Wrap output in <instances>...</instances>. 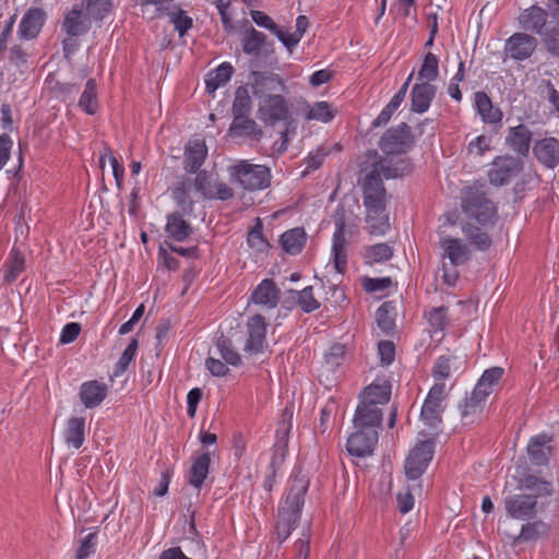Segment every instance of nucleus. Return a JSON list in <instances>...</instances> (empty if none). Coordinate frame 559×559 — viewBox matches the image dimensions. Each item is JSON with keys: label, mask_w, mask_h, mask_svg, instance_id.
I'll return each instance as SVG.
<instances>
[{"label": "nucleus", "mask_w": 559, "mask_h": 559, "mask_svg": "<svg viewBox=\"0 0 559 559\" xmlns=\"http://www.w3.org/2000/svg\"><path fill=\"white\" fill-rule=\"evenodd\" d=\"M9 61L15 68H22L26 64L28 53L21 45H13L9 50Z\"/></svg>", "instance_id": "obj_64"}, {"label": "nucleus", "mask_w": 559, "mask_h": 559, "mask_svg": "<svg viewBox=\"0 0 559 559\" xmlns=\"http://www.w3.org/2000/svg\"><path fill=\"white\" fill-rule=\"evenodd\" d=\"M138 347H139L138 340L132 338L131 342L129 343L128 347L124 349V352L122 353L119 360L116 362V365L114 367V370H112L114 377L118 378V377L122 376L128 370L130 362L135 357Z\"/></svg>", "instance_id": "obj_50"}, {"label": "nucleus", "mask_w": 559, "mask_h": 559, "mask_svg": "<svg viewBox=\"0 0 559 559\" xmlns=\"http://www.w3.org/2000/svg\"><path fill=\"white\" fill-rule=\"evenodd\" d=\"M233 73L234 68L228 62H223L216 69L210 71L205 76L206 92L213 94L231 79Z\"/></svg>", "instance_id": "obj_38"}, {"label": "nucleus", "mask_w": 559, "mask_h": 559, "mask_svg": "<svg viewBox=\"0 0 559 559\" xmlns=\"http://www.w3.org/2000/svg\"><path fill=\"white\" fill-rule=\"evenodd\" d=\"M258 118L266 126H275L281 121L290 123L292 116L287 99L280 93L259 100Z\"/></svg>", "instance_id": "obj_10"}, {"label": "nucleus", "mask_w": 559, "mask_h": 559, "mask_svg": "<svg viewBox=\"0 0 559 559\" xmlns=\"http://www.w3.org/2000/svg\"><path fill=\"white\" fill-rule=\"evenodd\" d=\"M228 133L234 138L247 136L255 141H259L263 136L262 129L250 116H235L228 129Z\"/></svg>", "instance_id": "obj_34"}, {"label": "nucleus", "mask_w": 559, "mask_h": 559, "mask_svg": "<svg viewBox=\"0 0 559 559\" xmlns=\"http://www.w3.org/2000/svg\"><path fill=\"white\" fill-rule=\"evenodd\" d=\"M452 356L442 355L438 357L432 368V377L437 381H443L450 377Z\"/></svg>", "instance_id": "obj_60"}, {"label": "nucleus", "mask_w": 559, "mask_h": 559, "mask_svg": "<svg viewBox=\"0 0 559 559\" xmlns=\"http://www.w3.org/2000/svg\"><path fill=\"white\" fill-rule=\"evenodd\" d=\"M428 321L435 332L443 331L448 325V308H432L428 313Z\"/></svg>", "instance_id": "obj_58"}, {"label": "nucleus", "mask_w": 559, "mask_h": 559, "mask_svg": "<svg viewBox=\"0 0 559 559\" xmlns=\"http://www.w3.org/2000/svg\"><path fill=\"white\" fill-rule=\"evenodd\" d=\"M207 156V147L203 139H193L185 148L183 169L195 174L203 165Z\"/></svg>", "instance_id": "obj_25"}, {"label": "nucleus", "mask_w": 559, "mask_h": 559, "mask_svg": "<svg viewBox=\"0 0 559 559\" xmlns=\"http://www.w3.org/2000/svg\"><path fill=\"white\" fill-rule=\"evenodd\" d=\"M435 453V442L431 439L423 440L416 443L405 461V474L408 479H418L426 468Z\"/></svg>", "instance_id": "obj_12"}, {"label": "nucleus", "mask_w": 559, "mask_h": 559, "mask_svg": "<svg viewBox=\"0 0 559 559\" xmlns=\"http://www.w3.org/2000/svg\"><path fill=\"white\" fill-rule=\"evenodd\" d=\"M306 243V233L304 228H293L281 236V245L285 252L298 254Z\"/></svg>", "instance_id": "obj_41"}, {"label": "nucleus", "mask_w": 559, "mask_h": 559, "mask_svg": "<svg viewBox=\"0 0 559 559\" xmlns=\"http://www.w3.org/2000/svg\"><path fill=\"white\" fill-rule=\"evenodd\" d=\"M474 106L483 122L487 124H500L503 118L502 110L495 106L490 97L485 92H476L474 95Z\"/></svg>", "instance_id": "obj_28"}, {"label": "nucleus", "mask_w": 559, "mask_h": 559, "mask_svg": "<svg viewBox=\"0 0 559 559\" xmlns=\"http://www.w3.org/2000/svg\"><path fill=\"white\" fill-rule=\"evenodd\" d=\"M97 543V533L92 532L88 535H86L82 542L80 547L76 550L75 559H86L95 551Z\"/></svg>", "instance_id": "obj_61"}, {"label": "nucleus", "mask_w": 559, "mask_h": 559, "mask_svg": "<svg viewBox=\"0 0 559 559\" xmlns=\"http://www.w3.org/2000/svg\"><path fill=\"white\" fill-rule=\"evenodd\" d=\"M241 44L245 53L258 57L266 45V36L264 33L250 26L245 32Z\"/></svg>", "instance_id": "obj_40"}, {"label": "nucleus", "mask_w": 559, "mask_h": 559, "mask_svg": "<svg viewBox=\"0 0 559 559\" xmlns=\"http://www.w3.org/2000/svg\"><path fill=\"white\" fill-rule=\"evenodd\" d=\"M551 438L547 435H538L531 438L527 444V454L534 465H546L551 455L549 442Z\"/></svg>", "instance_id": "obj_31"}, {"label": "nucleus", "mask_w": 559, "mask_h": 559, "mask_svg": "<svg viewBox=\"0 0 559 559\" xmlns=\"http://www.w3.org/2000/svg\"><path fill=\"white\" fill-rule=\"evenodd\" d=\"M532 135V131L525 124H519L509 129L506 141L515 153L526 156L530 152Z\"/></svg>", "instance_id": "obj_33"}, {"label": "nucleus", "mask_w": 559, "mask_h": 559, "mask_svg": "<svg viewBox=\"0 0 559 559\" xmlns=\"http://www.w3.org/2000/svg\"><path fill=\"white\" fill-rule=\"evenodd\" d=\"M378 353L380 356L381 364L389 366L394 361L395 358V345L392 341H381L378 344Z\"/></svg>", "instance_id": "obj_63"}, {"label": "nucleus", "mask_w": 559, "mask_h": 559, "mask_svg": "<svg viewBox=\"0 0 559 559\" xmlns=\"http://www.w3.org/2000/svg\"><path fill=\"white\" fill-rule=\"evenodd\" d=\"M537 39L526 32H516L506 39L503 47L504 58H510L514 61H524L530 59L536 48Z\"/></svg>", "instance_id": "obj_14"}, {"label": "nucleus", "mask_w": 559, "mask_h": 559, "mask_svg": "<svg viewBox=\"0 0 559 559\" xmlns=\"http://www.w3.org/2000/svg\"><path fill=\"white\" fill-rule=\"evenodd\" d=\"M503 373H504V370L501 367H492V368L486 369L483 372L479 380L477 381L474 389L477 390V392H479L481 386L485 385V383L491 384L497 388Z\"/></svg>", "instance_id": "obj_59"}, {"label": "nucleus", "mask_w": 559, "mask_h": 559, "mask_svg": "<svg viewBox=\"0 0 559 559\" xmlns=\"http://www.w3.org/2000/svg\"><path fill=\"white\" fill-rule=\"evenodd\" d=\"M537 160L545 167L554 169L559 166V140L552 136L537 141L533 147Z\"/></svg>", "instance_id": "obj_23"}, {"label": "nucleus", "mask_w": 559, "mask_h": 559, "mask_svg": "<svg viewBox=\"0 0 559 559\" xmlns=\"http://www.w3.org/2000/svg\"><path fill=\"white\" fill-rule=\"evenodd\" d=\"M486 400L474 389L472 393L460 403L463 425L467 426L479 423L483 418Z\"/></svg>", "instance_id": "obj_20"}, {"label": "nucleus", "mask_w": 559, "mask_h": 559, "mask_svg": "<svg viewBox=\"0 0 559 559\" xmlns=\"http://www.w3.org/2000/svg\"><path fill=\"white\" fill-rule=\"evenodd\" d=\"M520 488L528 493H514L503 499L507 515L513 520H534L538 513V498L549 497L552 493V484L533 474L524 475L520 480Z\"/></svg>", "instance_id": "obj_1"}, {"label": "nucleus", "mask_w": 559, "mask_h": 559, "mask_svg": "<svg viewBox=\"0 0 559 559\" xmlns=\"http://www.w3.org/2000/svg\"><path fill=\"white\" fill-rule=\"evenodd\" d=\"M211 453L203 452L199 454L189 469V484L200 489L209 474Z\"/></svg>", "instance_id": "obj_36"}, {"label": "nucleus", "mask_w": 559, "mask_h": 559, "mask_svg": "<svg viewBox=\"0 0 559 559\" xmlns=\"http://www.w3.org/2000/svg\"><path fill=\"white\" fill-rule=\"evenodd\" d=\"M280 289L271 278L263 280L252 292L251 301L255 305L273 309L280 301Z\"/></svg>", "instance_id": "obj_29"}, {"label": "nucleus", "mask_w": 559, "mask_h": 559, "mask_svg": "<svg viewBox=\"0 0 559 559\" xmlns=\"http://www.w3.org/2000/svg\"><path fill=\"white\" fill-rule=\"evenodd\" d=\"M87 15L94 20H103L112 10V0H83Z\"/></svg>", "instance_id": "obj_52"}, {"label": "nucleus", "mask_w": 559, "mask_h": 559, "mask_svg": "<svg viewBox=\"0 0 559 559\" xmlns=\"http://www.w3.org/2000/svg\"><path fill=\"white\" fill-rule=\"evenodd\" d=\"M361 173H365V177L361 183V190L364 205L366 210H386V190L384 188L381 175L378 173L377 168H372L369 165L366 167H361Z\"/></svg>", "instance_id": "obj_7"}, {"label": "nucleus", "mask_w": 559, "mask_h": 559, "mask_svg": "<svg viewBox=\"0 0 559 559\" xmlns=\"http://www.w3.org/2000/svg\"><path fill=\"white\" fill-rule=\"evenodd\" d=\"M439 76V59L432 52H427L424 57L423 64L418 71V80L420 82L431 83Z\"/></svg>", "instance_id": "obj_45"}, {"label": "nucleus", "mask_w": 559, "mask_h": 559, "mask_svg": "<svg viewBox=\"0 0 559 559\" xmlns=\"http://www.w3.org/2000/svg\"><path fill=\"white\" fill-rule=\"evenodd\" d=\"M171 198L179 207V212L191 215L194 209V202L190 197V179H182L171 190Z\"/></svg>", "instance_id": "obj_37"}, {"label": "nucleus", "mask_w": 559, "mask_h": 559, "mask_svg": "<svg viewBox=\"0 0 559 559\" xmlns=\"http://www.w3.org/2000/svg\"><path fill=\"white\" fill-rule=\"evenodd\" d=\"M335 117V111L332 110L331 105L328 102H317L306 112L308 120H318L322 122H330Z\"/></svg>", "instance_id": "obj_53"}, {"label": "nucleus", "mask_w": 559, "mask_h": 559, "mask_svg": "<svg viewBox=\"0 0 559 559\" xmlns=\"http://www.w3.org/2000/svg\"><path fill=\"white\" fill-rule=\"evenodd\" d=\"M366 223L368 224L369 233L376 236L384 235L390 228L389 216L385 210L374 211L373 209H367Z\"/></svg>", "instance_id": "obj_42"}, {"label": "nucleus", "mask_w": 559, "mask_h": 559, "mask_svg": "<svg viewBox=\"0 0 559 559\" xmlns=\"http://www.w3.org/2000/svg\"><path fill=\"white\" fill-rule=\"evenodd\" d=\"M524 167L521 158L511 155L497 156L488 170V180L495 187L508 185Z\"/></svg>", "instance_id": "obj_11"}, {"label": "nucleus", "mask_w": 559, "mask_h": 559, "mask_svg": "<svg viewBox=\"0 0 559 559\" xmlns=\"http://www.w3.org/2000/svg\"><path fill=\"white\" fill-rule=\"evenodd\" d=\"M294 411L293 406H286L281 415V420L277 423L276 428V441L273 445V454L270 462V468L272 472V476L276 475L277 469L282 466L285 461L287 448H288V439L292 430Z\"/></svg>", "instance_id": "obj_8"}, {"label": "nucleus", "mask_w": 559, "mask_h": 559, "mask_svg": "<svg viewBox=\"0 0 559 559\" xmlns=\"http://www.w3.org/2000/svg\"><path fill=\"white\" fill-rule=\"evenodd\" d=\"M107 394V384L97 380L86 381L80 388V399L86 408H94L100 405Z\"/></svg>", "instance_id": "obj_30"}, {"label": "nucleus", "mask_w": 559, "mask_h": 559, "mask_svg": "<svg viewBox=\"0 0 559 559\" xmlns=\"http://www.w3.org/2000/svg\"><path fill=\"white\" fill-rule=\"evenodd\" d=\"M548 12L534 4L523 10L518 17L521 28L540 36L546 49L559 56V21H549Z\"/></svg>", "instance_id": "obj_3"}, {"label": "nucleus", "mask_w": 559, "mask_h": 559, "mask_svg": "<svg viewBox=\"0 0 559 559\" xmlns=\"http://www.w3.org/2000/svg\"><path fill=\"white\" fill-rule=\"evenodd\" d=\"M247 342L243 352L249 355H257L264 350L266 345V322L262 314L250 317L246 324Z\"/></svg>", "instance_id": "obj_17"}, {"label": "nucleus", "mask_w": 559, "mask_h": 559, "mask_svg": "<svg viewBox=\"0 0 559 559\" xmlns=\"http://www.w3.org/2000/svg\"><path fill=\"white\" fill-rule=\"evenodd\" d=\"M356 430L348 437L346 449L353 456L364 457L371 455L378 443V430L372 428H355Z\"/></svg>", "instance_id": "obj_16"}, {"label": "nucleus", "mask_w": 559, "mask_h": 559, "mask_svg": "<svg viewBox=\"0 0 559 559\" xmlns=\"http://www.w3.org/2000/svg\"><path fill=\"white\" fill-rule=\"evenodd\" d=\"M368 159L371 162L370 166L377 168L378 173L385 179H395L408 176L414 170V165L409 158H393L383 157L374 150L367 154Z\"/></svg>", "instance_id": "obj_13"}, {"label": "nucleus", "mask_w": 559, "mask_h": 559, "mask_svg": "<svg viewBox=\"0 0 559 559\" xmlns=\"http://www.w3.org/2000/svg\"><path fill=\"white\" fill-rule=\"evenodd\" d=\"M551 526L543 520H528L521 526L519 535L514 536L512 546L523 543H536L548 537Z\"/></svg>", "instance_id": "obj_22"}, {"label": "nucleus", "mask_w": 559, "mask_h": 559, "mask_svg": "<svg viewBox=\"0 0 559 559\" xmlns=\"http://www.w3.org/2000/svg\"><path fill=\"white\" fill-rule=\"evenodd\" d=\"M79 107L87 115H94L98 109V100L96 93V81L87 80L85 88L80 97Z\"/></svg>", "instance_id": "obj_43"}, {"label": "nucleus", "mask_w": 559, "mask_h": 559, "mask_svg": "<svg viewBox=\"0 0 559 559\" xmlns=\"http://www.w3.org/2000/svg\"><path fill=\"white\" fill-rule=\"evenodd\" d=\"M437 94V87L428 82L416 83L411 91V110L416 114L426 112Z\"/></svg>", "instance_id": "obj_24"}, {"label": "nucleus", "mask_w": 559, "mask_h": 559, "mask_svg": "<svg viewBox=\"0 0 559 559\" xmlns=\"http://www.w3.org/2000/svg\"><path fill=\"white\" fill-rule=\"evenodd\" d=\"M47 14L41 8H29L22 16L17 35L20 39L32 40L37 38L45 25Z\"/></svg>", "instance_id": "obj_18"}, {"label": "nucleus", "mask_w": 559, "mask_h": 559, "mask_svg": "<svg viewBox=\"0 0 559 559\" xmlns=\"http://www.w3.org/2000/svg\"><path fill=\"white\" fill-rule=\"evenodd\" d=\"M443 249V257L450 260L453 266H460L471 259V251L461 239L453 237H444L440 240Z\"/></svg>", "instance_id": "obj_27"}, {"label": "nucleus", "mask_w": 559, "mask_h": 559, "mask_svg": "<svg viewBox=\"0 0 559 559\" xmlns=\"http://www.w3.org/2000/svg\"><path fill=\"white\" fill-rule=\"evenodd\" d=\"M185 213L179 211L167 215L165 231L167 236L176 241H185L193 231L192 226L183 218Z\"/></svg>", "instance_id": "obj_32"}, {"label": "nucleus", "mask_w": 559, "mask_h": 559, "mask_svg": "<svg viewBox=\"0 0 559 559\" xmlns=\"http://www.w3.org/2000/svg\"><path fill=\"white\" fill-rule=\"evenodd\" d=\"M63 437L69 447L80 449L85 440V419L83 417L68 419Z\"/></svg>", "instance_id": "obj_35"}, {"label": "nucleus", "mask_w": 559, "mask_h": 559, "mask_svg": "<svg viewBox=\"0 0 559 559\" xmlns=\"http://www.w3.org/2000/svg\"><path fill=\"white\" fill-rule=\"evenodd\" d=\"M251 108L252 102L248 90L243 86H239L235 92V99L231 108L233 117L250 116Z\"/></svg>", "instance_id": "obj_47"}, {"label": "nucleus", "mask_w": 559, "mask_h": 559, "mask_svg": "<svg viewBox=\"0 0 559 559\" xmlns=\"http://www.w3.org/2000/svg\"><path fill=\"white\" fill-rule=\"evenodd\" d=\"M230 178L246 190H261L270 185V169L262 165H254L248 160H240L228 167Z\"/></svg>", "instance_id": "obj_5"}, {"label": "nucleus", "mask_w": 559, "mask_h": 559, "mask_svg": "<svg viewBox=\"0 0 559 559\" xmlns=\"http://www.w3.org/2000/svg\"><path fill=\"white\" fill-rule=\"evenodd\" d=\"M393 255V248L381 242L366 248L365 259L368 263H381L389 261Z\"/></svg>", "instance_id": "obj_48"}, {"label": "nucleus", "mask_w": 559, "mask_h": 559, "mask_svg": "<svg viewBox=\"0 0 559 559\" xmlns=\"http://www.w3.org/2000/svg\"><path fill=\"white\" fill-rule=\"evenodd\" d=\"M215 345L226 364L231 366L240 365V355L235 350L233 342L228 337L221 335L217 337Z\"/></svg>", "instance_id": "obj_49"}, {"label": "nucleus", "mask_w": 559, "mask_h": 559, "mask_svg": "<svg viewBox=\"0 0 559 559\" xmlns=\"http://www.w3.org/2000/svg\"><path fill=\"white\" fill-rule=\"evenodd\" d=\"M345 355V347L342 344H334L330 347L329 352L324 355L322 368L328 372H334L342 366Z\"/></svg>", "instance_id": "obj_51"}, {"label": "nucleus", "mask_w": 559, "mask_h": 559, "mask_svg": "<svg viewBox=\"0 0 559 559\" xmlns=\"http://www.w3.org/2000/svg\"><path fill=\"white\" fill-rule=\"evenodd\" d=\"M335 231L333 234L332 255L334 269L344 274L347 267V241H346V211L338 205L334 213Z\"/></svg>", "instance_id": "obj_9"}, {"label": "nucleus", "mask_w": 559, "mask_h": 559, "mask_svg": "<svg viewBox=\"0 0 559 559\" xmlns=\"http://www.w3.org/2000/svg\"><path fill=\"white\" fill-rule=\"evenodd\" d=\"M297 304L304 312L310 313L320 308V302L313 296L312 286H307L300 292H296Z\"/></svg>", "instance_id": "obj_56"}, {"label": "nucleus", "mask_w": 559, "mask_h": 559, "mask_svg": "<svg viewBox=\"0 0 559 559\" xmlns=\"http://www.w3.org/2000/svg\"><path fill=\"white\" fill-rule=\"evenodd\" d=\"M91 15H87V11L75 4L66 14L62 22V29L70 37H79L86 34L91 28Z\"/></svg>", "instance_id": "obj_19"}, {"label": "nucleus", "mask_w": 559, "mask_h": 559, "mask_svg": "<svg viewBox=\"0 0 559 559\" xmlns=\"http://www.w3.org/2000/svg\"><path fill=\"white\" fill-rule=\"evenodd\" d=\"M463 233L471 243L479 251H486L492 245L491 237L473 224L464 225Z\"/></svg>", "instance_id": "obj_44"}, {"label": "nucleus", "mask_w": 559, "mask_h": 559, "mask_svg": "<svg viewBox=\"0 0 559 559\" xmlns=\"http://www.w3.org/2000/svg\"><path fill=\"white\" fill-rule=\"evenodd\" d=\"M382 416L383 414L379 406L369 405L368 403L359 401L353 424L355 428L377 429L381 427Z\"/></svg>", "instance_id": "obj_26"}, {"label": "nucleus", "mask_w": 559, "mask_h": 559, "mask_svg": "<svg viewBox=\"0 0 559 559\" xmlns=\"http://www.w3.org/2000/svg\"><path fill=\"white\" fill-rule=\"evenodd\" d=\"M461 207L468 217L481 225L492 223L497 217V209L481 186H469L462 190Z\"/></svg>", "instance_id": "obj_4"}, {"label": "nucleus", "mask_w": 559, "mask_h": 559, "mask_svg": "<svg viewBox=\"0 0 559 559\" xmlns=\"http://www.w3.org/2000/svg\"><path fill=\"white\" fill-rule=\"evenodd\" d=\"M391 397V383L385 378H377L371 384L366 386L359 395V401L369 405H384Z\"/></svg>", "instance_id": "obj_21"}, {"label": "nucleus", "mask_w": 559, "mask_h": 559, "mask_svg": "<svg viewBox=\"0 0 559 559\" xmlns=\"http://www.w3.org/2000/svg\"><path fill=\"white\" fill-rule=\"evenodd\" d=\"M79 91L80 87L74 83H57L55 86L57 97L61 98L62 102L74 100Z\"/></svg>", "instance_id": "obj_62"}, {"label": "nucleus", "mask_w": 559, "mask_h": 559, "mask_svg": "<svg viewBox=\"0 0 559 559\" xmlns=\"http://www.w3.org/2000/svg\"><path fill=\"white\" fill-rule=\"evenodd\" d=\"M395 317L396 307L393 301H385L377 309L376 321L383 334H393L395 330Z\"/></svg>", "instance_id": "obj_39"}, {"label": "nucleus", "mask_w": 559, "mask_h": 559, "mask_svg": "<svg viewBox=\"0 0 559 559\" xmlns=\"http://www.w3.org/2000/svg\"><path fill=\"white\" fill-rule=\"evenodd\" d=\"M249 83L258 102L277 95L285 90L284 81L280 75L267 71H253Z\"/></svg>", "instance_id": "obj_15"}, {"label": "nucleus", "mask_w": 559, "mask_h": 559, "mask_svg": "<svg viewBox=\"0 0 559 559\" xmlns=\"http://www.w3.org/2000/svg\"><path fill=\"white\" fill-rule=\"evenodd\" d=\"M308 487L309 480L305 476H295L290 479L288 492L278 510V521L275 526L278 544L285 542L297 526Z\"/></svg>", "instance_id": "obj_2"}, {"label": "nucleus", "mask_w": 559, "mask_h": 559, "mask_svg": "<svg viewBox=\"0 0 559 559\" xmlns=\"http://www.w3.org/2000/svg\"><path fill=\"white\" fill-rule=\"evenodd\" d=\"M247 242L250 248L258 252L265 251L270 245L263 235V225L258 218L257 224L249 230Z\"/></svg>", "instance_id": "obj_54"}, {"label": "nucleus", "mask_w": 559, "mask_h": 559, "mask_svg": "<svg viewBox=\"0 0 559 559\" xmlns=\"http://www.w3.org/2000/svg\"><path fill=\"white\" fill-rule=\"evenodd\" d=\"M194 188L204 199L211 198L213 195L212 190L214 188L212 176L206 170L197 171Z\"/></svg>", "instance_id": "obj_57"}, {"label": "nucleus", "mask_w": 559, "mask_h": 559, "mask_svg": "<svg viewBox=\"0 0 559 559\" xmlns=\"http://www.w3.org/2000/svg\"><path fill=\"white\" fill-rule=\"evenodd\" d=\"M442 411L441 403L426 399L421 407L420 418L427 426L437 427L442 420Z\"/></svg>", "instance_id": "obj_46"}, {"label": "nucleus", "mask_w": 559, "mask_h": 559, "mask_svg": "<svg viewBox=\"0 0 559 559\" xmlns=\"http://www.w3.org/2000/svg\"><path fill=\"white\" fill-rule=\"evenodd\" d=\"M414 144L415 136L406 122L388 129L379 140V148L386 156L406 154Z\"/></svg>", "instance_id": "obj_6"}, {"label": "nucleus", "mask_w": 559, "mask_h": 559, "mask_svg": "<svg viewBox=\"0 0 559 559\" xmlns=\"http://www.w3.org/2000/svg\"><path fill=\"white\" fill-rule=\"evenodd\" d=\"M170 22L174 24L175 29L179 36L187 34L193 26V20L182 9H177L168 13Z\"/></svg>", "instance_id": "obj_55"}]
</instances>
